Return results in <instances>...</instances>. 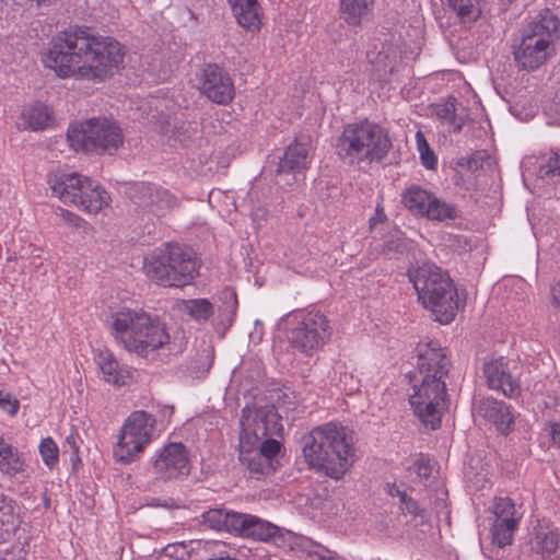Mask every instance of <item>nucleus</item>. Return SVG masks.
Listing matches in <instances>:
<instances>
[{
  "label": "nucleus",
  "mask_w": 560,
  "mask_h": 560,
  "mask_svg": "<svg viewBox=\"0 0 560 560\" xmlns=\"http://www.w3.org/2000/svg\"><path fill=\"white\" fill-rule=\"evenodd\" d=\"M416 142L422 165L428 170H435L438 166V159L421 131H417Z\"/></svg>",
  "instance_id": "f704fd0d"
},
{
  "label": "nucleus",
  "mask_w": 560,
  "mask_h": 560,
  "mask_svg": "<svg viewBox=\"0 0 560 560\" xmlns=\"http://www.w3.org/2000/svg\"><path fill=\"white\" fill-rule=\"evenodd\" d=\"M401 197L405 207L415 215L435 221L453 220L458 217L455 205L438 198L420 186H410Z\"/></svg>",
  "instance_id": "ddd939ff"
},
{
  "label": "nucleus",
  "mask_w": 560,
  "mask_h": 560,
  "mask_svg": "<svg viewBox=\"0 0 560 560\" xmlns=\"http://www.w3.org/2000/svg\"><path fill=\"white\" fill-rule=\"evenodd\" d=\"M240 423V441L244 447L259 445L282 435L281 417L272 405L246 406L242 410Z\"/></svg>",
  "instance_id": "9b49d317"
},
{
  "label": "nucleus",
  "mask_w": 560,
  "mask_h": 560,
  "mask_svg": "<svg viewBox=\"0 0 560 560\" xmlns=\"http://www.w3.org/2000/svg\"><path fill=\"white\" fill-rule=\"evenodd\" d=\"M462 23L477 21L482 12V0H442Z\"/></svg>",
  "instance_id": "2f4dec72"
},
{
  "label": "nucleus",
  "mask_w": 560,
  "mask_h": 560,
  "mask_svg": "<svg viewBox=\"0 0 560 560\" xmlns=\"http://www.w3.org/2000/svg\"><path fill=\"white\" fill-rule=\"evenodd\" d=\"M550 436L552 444L560 447V423L556 422L550 424Z\"/></svg>",
  "instance_id": "49530a36"
},
{
  "label": "nucleus",
  "mask_w": 560,
  "mask_h": 560,
  "mask_svg": "<svg viewBox=\"0 0 560 560\" xmlns=\"http://www.w3.org/2000/svg\"><path fill=\"white\" fill-rule=\"evenodd\" d=\"M19 399L11 393L0 389V411L9 417H14L19 412Z\"/></svg>",
  "instance_id": "4c0bfd02"
},
{
  "label": "nucleus",
  "mask_w": 560,
  "mask_h": 560,
  "mask_svg": "<svg viewBox=\"0 0 560 560\" xmlns=\"http://www.w3.org/2000/svg\"><path fill=\"white\" fill-rule=\"evenodd\" d=\"M417 466H418V475L419 476L424 477V478H428L430 476L431 468L428 464H425L423 462H418Z\"/></svg>",
  "instance_id": "de8ad7c7"
},
{
  "label": "nucleus",
  "mask_w": 560,
  "mask_h": 560,
  "mask_svg": "<svg viewBox=\"0 0 560 560\" xmlns=\"http://www.w3.org/2000/svg\"><path fill=\"white\" fill-rule=\"evenodd\" d=\"M299 546L302 549V551L305 552L308 557H313L314 553L312 551H316L317 547H320V544L315 542L310 538L303 537L300 540Z\"/></svg>",
  "instance_id": "37998d69"
},
{
  "label": "nucleus",
  "mask_w": 560,
  "mask_h": 560,
  "mask_svg": "<svg viewBox=\"0 0 560 560\" xmlns=\"http://www.w3.org/2000/svg\"><path fill=\"white\" fill-rule=\"evenodd\" d=\"M240 512L229 509H209L201 514V524L209 529L228 532L235 535Z\"/></svg>",
  "instance_id": "cd10ccee"
},
{
  "label": "nucleus",
  "mask_w": 560,
  "mask_h": 560,
  "mask_svg": "<svg viewBox=\"0 0 560 560\" xmlns=\"http://www.w3.org/2000/svg\"><path fill=\"white\" fill-rule=\"evenodd\" d=\"M66 446L69 447L72 453H78L79 446L77 445V438L73 434L66 438Z\"/></svg>",
  "instance_id": "09e8293b"
},
{
  "label": "nucleus",
  "mask_w": 560,
  "mask_h": 560,
  "mask_svg": "<svg viewBox=\"0 0 560 560\" xmlns=\"http://www.w3.org/2000/svg\"><path fill=\"white\" fill-rule=\"evenodd\" d=\"M95 362L105 382L115 386H122L129 381L130 373L128 369L121 365L110 351L98 350Z\"/></svg>",
  "instance_id": "a878e982"
},
{
  "label": "nucleus",
  "mask_w": 560,
  "mask_h": 560,
  "mask_svg": "<svg viewBox=\"0 0 560 560\" xmlns=\"http://www.w3.org/2000/svg\"><path fill=\"white\" fill-rule=\"evenodd\" d=\"M456 107L453 101L445 102L443 104H438L434 107V115L441 121L448 124L453 127L454 131H459L463 126L462 118H457L456 116Z\"/></svg>",
  "instance_id": "72a5a7b5"
},
{
  "label": "nucleus",
  "mask_w": 560,
  "mask_h": 560,
  "mask_svg": "<svg viewBox=\"0 0 560 560\" xmlns=\"http://www.w3.org/2000/svg\"><path fill=\"white\" fill-rule=\"evenodd\" d=\"M145 275L163 287H184L195 279L199 265L194 253L178 244L155 250L143 264Z\"/></svg>",
  "instance_id": "0eeeda50"
},
{
  "label": "nucleus",
  "mask_w": 560,
  "mask_h": 560,
  "mask_svg": "<svg viewBox=\"0 0 560 560\" xmlns=\"http://www.w3.org/2000/svg\"><path fill=\"white\" fill-rule=\"evenodd\" d=\"M386 220V214L384 212V208L381 203H377L375 207L374 215L369 220L370 228L373 229L376 224L382 223Z\"/></svg>",
  "instance_id": "c03bdc74"
},
{
  "label": "nucleus",
  "mask_w": 560,
  "mask_h": 560,
  "mask_svg": "<svg viewBox=\"0 0 560 560\" xmlns=\"http://www.w3.org/2000/svg\"><path fill=\"white\" fill-rule=\"evenodd\" d=\"M36 1H37L38 3H40V2H45L46 0H36Z\"/></svg>",
  "instance_id": "4d7b16f0"
},
{
  "label": "nucleus",
  "mask_w": 560,
  "mask_h": 560,
  "mask_svg": "<svg viewBox=\"0 0 560 560\" xmlns=\"http://www.w3.org/2000/svg\"><path fill=\"white\" fill-rule=\"evenodd\" d=\"M189 458L182 443H171L153 460L152 474L160 480H172L189 474Z\"/></svg>",
  "instance_id": "2eb2a0df"
},
{
  "label": "nucleus",
  "mask_w": 560,
  "mask_h": 560,
  "mask_svg": "<svg viewBox=\"0 0 560 560\" xmlns=\"http://www.w3.org/2000/svg\"><path fill=\"white\" fill-rule=\"evenodd\" d=\"M155 418L143 410L133 411L125 421L113 453L117 462L129 464L153 440Z\"/></svg>",
  "instance_id": "9d476101"
},
{
  "label": "nucleus",
  "mask_w": 560,
  "mask_h": 560,
  "mask_svg": "<svg viewBox=\"0 0 560 560\" xmlns=\"http://www.w3.org/2000/svg\"><path fill=\"white\" fill-rule=\"evenodd\" d=\"M390 493L392 495L398 497L401 504H404L410 498L406 491L399 490L398 488L395 489V492L392 491Z\"/></svg>",
  "instance_id": "3c124183"
},
{
  "label": "nucleus",
  "mask_w": 560,
  "mask_h": 560,
  "mask_svg": "<svg viewBox=\"0 0 560 560\" xmlns=\"http://www.w3.org/2000/svg\"><path fill=\"white\" fill-rule=\"evenodd\" d=\"M149 505H151V506H160L161 503L159 502L158 499H152L151 502L149 503Z\"/></svg>",
  "instance_id": "864d4df0"
},
{
  "label": "nucleus",
  "mask_w": 560,
  "mask_h": 560,
  "mask_svg": "<svg viewBox=\"0 0 560 560\" xmlns=\"http://www.w3.org/2000/svg\"><path fill=\"white\" fill-rule=\"evenodd\" d=\"M311 141L307 138L295 140L284 151L279 161L278 174H300L310 164Z\"/></svg>",
  "instance_id": "393cba45"
},
{
  "label": "nucleus",
  "mask_w": 560,
  "mask_h": 560,
  "mask_svg": "<svg viewBox=\"0 0 560 560\" xmlns=\"http://www.w3.org/2000/svg\"><path fill=\"white\" fill-rule=\"evenodd\" d=\"M483 374L491 389L501 392L509 398H516L522 393L518 377L509 361L503 358L485 363Z\"/></svg>",
  "instance_id": "6ab92c4d"
},
{
  "label": "nucleus",
  "mask_w": 560,
  "mask_h": 560,
  "mask_svg": "<svg viewBox=\"0 0 560 560\" xmlns=\"http://www.w3.org/2000/svg\"><path fill=\"white\" fill-rule=\"evenodd\" d=\"M560 557V532L548 523H538L520 545V560H552Z\"/></svg>",
  "instance_id": "4468645a"
},
{
  "label": "nucleus",
  "mask_w": 560,
  "mask_h": 560,
  "mask_svg": "<svg viewBox=\"0 0 560 560\" xmlns=\"http://www.w3.org/2000/svg\"><path fill=\"white\" fill-rule=\"evenodd\" d=\"M290 316H291V314H285V315L281 318V320H283L284 318L290 317Z\"/></svg>",
  "instance_id": "6e6d98bb"
},
{
  "label": "nucleus",
  "mask_w": 560,
  "mask_h": 560,
  "mask_svg": "<svg viewBox=\"0 0 560 560\" xmlns=\"http://www.w3.org/2000/svg\"><path fill=\"white\" fill-rule=\"evenodd\" d=\"M560 30V19L549 9L539 13L523 31L514 50L516 63L525 70L539 68L550 56L552 36Z\"/></svg>",
  "instance_id": "6e6552de"
},
{
  "label": "nucleus",
  "mask_w": 560,
  "mask_h": 560,
  "mask_svg": "<svg viewBox=\"0 0 560 560\" xmlns=\"http://www.w3.org/2000/svg\"><path fill=\"white\" fill-rule=\"evenodd\" d=\"M200 90L217 104H228L234 96V85L230 75L215 65H207L202 70Z\"/></svg>",
  "instance_id": "412c9836"
},
{
  "label": "nucleus",
  "mask_w": 560,
  "mask_h": 560,
  "mask_svg": "<svg viewBox=\"0 0 560 560\" xmlns=\"http://www.w3.org/2000/svg\"><path fill=\"white\" fill-rule=\"evenodd\" d=\"M514 0H506L508 3H512Z\"/></svg>",
  "instance_id": "13d9d810"
},
{
  "label": "nucleus",
  "mask_w": 560,
  "mask_h": 560,
  "mask_svg": "<svg viewBox=\"0 0 560 560\" xmlns=\"http://www.w3.org/2000/svg\"><path fill=\"white\" fill-rule=\"evenodd\" d=\"M89 179L78 173H52L48 176V184L63 203L77 206L80 195L86 194L84 189Z\"/></svg>",
  "instance_id": "4be33fe9"
},
{
  "label": "nucleus",
  "mask_w": 560,
  "mask_h": 560,
  "mask_svg": "<svg viewBox=\"0 0 560 560\" xmlns=\"http://www.w3.org/2000/svg\"><path fill=\"white\" fill-rule=\"evenodd\" d=\"M280 442L277 439H269L259 443L244 447L242 441L238 444L240 462L255 475H268L273 471L272 460L280 452Z\"/></svg>",
  "instance_id": "a211bd4d"
},
{
  "label": "nucleus",
  "mask_w": 560,
  "mask_h": 560,
  "mask_svg": "<svg viewBox=\"0 0 560 560\" xmlns=\"http://www.w3.org/2000/svg\"><path fill=\"white\" fill-rule=\"evenodd\" d=\"M224 294H225L226 296H229V298L232 300V302H233V307L235 308V307H236V304H237V299H236V294H235V292H233V291H231V290H225V291H224Z\"/></svg>",
  "instance_id": "603ef678"
},
{
  "label": "nucleus",
  "mask_w": 560,
  "mask_h": 560,
  "mask_svg": "<svg viewBox=\"0 0 560 560\" xmlns=\"http://www.w3.org/2000/svg\"><path fill=\"white\" fill-rule=\"evenodd\" d=\"M67 139L75 151L115 154L124 143L119 125L106 117H94L68 128Z\"/></svg>",
  "instance_id": "1a4fd4ad"
},
{
  "label": "nucleus",
  "mask_w": 560,
  "mask_h": 560,
  "mask_svg": "<svg viewBox=\"0 0 560 560\" xmlns=\"http://www.w3.org/2000/svg\"><path fill=\"white\" fill-rule=\"evenodd\" d=\"M217 560H236V559L228 556V557L217 558Z\"/></svg>",
  "instance_id": "5fc2aeb1"
},
{
  "label": "nucleus",
  "mask_w": 560,
  "mask_h": 560,
  "mask_svg": "<svg viewBox=\"0 0 560 560\" xmlns=\"http://www.w3.org/2000/svg\"><path fill=\"white\" fill-rule=\"evenodd\" d=\"M538 174L542 178L560 176V154H553L547 163L541 164Z\"/></svg>",
  "instance_id": "58836bf2"
},
{
  "label": "nucleus",
  "mask_w": 560,
  "mask_h": 560,
  "mask_svg": "<svg viewBox=\"0 0 560 560\" xmlns=\"http://www.w3.org/2000/svg\"><path fill=\"white\" fill-rule=\"evenodd\" d=\"M133 202L140 208L161 218L177 207L178 200L167 189L152 184H140L132 196Z\"/></svg>",
  "instance_id": "aec40b11"
},
{
  "label": "nucleus",
  "mask_w": 560,
  "mask_h": 560,
  "mask_svg": "<svg viewBox=\"0 0 560 560\" xmlns=\"http://www.w3.org/2000/svg\"><path fill=\"white\" fill-rule=\"evenodd\" d=\"M401 58L400 40L389 34H385L383 38H374L366 51V59L373 70L384 74L394 72Z\"/></svg>",
  "instance_id": "f3484780"
},
{
  "label": "nucleus",
  "mask_w": 560,
  "mask_h": 560,
  "mask_svg": "<svg viewBox=\"0 0 560 560\" xmlns=\"http://www.w3.org/2000/svg\"><path fill=\"white\" fill-rule=\"evenodd\" d=\"M58 215L69 225L74 226L75 229H80L85 231L89 228L86 221L80 218L78 214L68 211L66 209H60Z\"/></svg>",
  "instance_id": "ea45409f"
},
{
  "label": "nucleus",
  "mask_w": 560,
  "mask_h": 560,
  "mask_svg": "<svg viewBox=\"0 0 560 560\" xmlns=\"http://www.w3.org/2000/svg\"><path fill=\"white\" fill-rule=\"evenodd\" d=\"M408 278L418 301L441 324L451 323L459 308L457 290L448 273L433 262H422L408 269Z\"/></svg>",
  "instance_id": "39448f33"
},
{
  "label": "nucleus",
  "mask_w": 560,
  "mask_h": 560,
  "mask_svg": "<svg viewBox=\"0 0 560 560\" xmlns=\"http://www.w3.org/2000/svg\"><path fill=\"white\" fill-rule=\"evenodd\" d=\"M84 190H86V194L80 195L77 205L81 210L89 213H97L109 205L110 197L107 191L91 178L86 182Z\"/></svg>",
  "instance_id": "c85d7f7f"
},
{
  "label": "nucleus",
  "mask_w": 560,
  "mask_h": 560,
  "mask_svg": "<svg viewBox=\"0 0 560 560\" xmlns=\"http://www.w3.org/2000/svg\"><path fill=\"white\" fill-rule=\"evenodd\" d=\"M374 7V0H340L343 19L349 25L358 26L369 20Z\"/></svg>",
  "instance_id": "c756f323"
},
{
  "label": "nucleus",
  "mask_w": 560,
  "mask_h": 560,
  "mask_svg": "<svg viewBox=\"0 0 560 560\" xmlns=\"http://www.w3.org/2000/svg\"><path fill=\"white\" fill-rule=\"evenodd\" d=\"M450 360L436 341L420 342L417 347V373L413 377L409 405L423 427L436 430L446 410V384Z\"/></svg>",
  "instance_id": "f03ea898"
},
{
  "label": "nucleus",
  "mask_w": 560,
  "mask_h": 560,
  "mask_svg": "<svg viewBox=\"0 0 560 560\" xmlns=\"http://www.w3.org/2000/svg\"><path fill=\"white\" fill-rule=\"evenodd\" d=\"M552 303L555 306L560 307V287L553 285L551 288Z\"/></svg>",
  "instance_id": "8fccbe9b"
},
{
  "label": "nucleus",
  "mask_w": 560,
  "mask_h": 560,
  "mask_svg": "<svg viewBox=\"0 0 560 560\" xmlns=\"http://www.w3.org/2000/svg\"><path fill=\"white\" fill-rule=\"evenodd\" d=\"M232 7L237 23L249 32H256L261 26V12L257 0H228Z\"/></svg>",
  "instance_id": "bb28decb"
},
{
  "label": "nucleus",
  "mask_w": 560,
  "mask_h": 560,
  "mask_svg": "<svg viewBox=\"0 0 560 560\" xmlns=\"http://www.w3.org/2000/svg\"><path fill=\"white\" fill-rule=\"evenodd\" d=\"M314 555L313 557H316L317 560H337V553L335 551H331L330 549L326 548L325 546L320 545V547H317L316 551H312Z\"/></svg>",
  "instance_id": "79ce46f5"
},
{
  "label": "nucleus",
  "mask_w": 560,
  "mask_h": 560,
  "mask_svg": "<svg viewBox=\"0 0 560 560\" xmlns=\"http://www.w3.org/2000/svg\"><path fill=\"white\" fill-rule=\"evenodd\" d=\"M294 324L288 332L289 343L305 354L323 348L330 339L332 330L328 318L318 311L292 315Z\"/></svg>",
  "instance_id": "f8f14e48"
},
{
  "label": "nucleus",
  "mask_w": 560,
  "mask_h": 560,
  "mask_svg": "<svg viewBox=\"0 0 560 560\" xmlns=\"http://www.w3.org/2000/svg\"><path fill=\"white\" fill-rule=\"evenodd\" d=\"M178 308L196 322H206L213 315V305L207 299L183 300Z\"/></svg>",
  "instance_id": "473e14b6"
},
{
  "label": "nucleus",
  "mask_w": 560,
  "mask_h": 560,
  "mask_svg": "<svg viewBox=\"0 0 560 560\" xmlns=\"http://www.w3.org/2000/svg\"><path fill=\"white\" fill-rule=\"evenodd\" d=\"M124 57L122 46L113 37L77 27L60 32L52 38L44 63L59 78L100 83L113 75Z\"/></svg>",
  "instance_id": "f257e3e1"
},
{
  "label": "nucleus",
  "mask_w": 560,
  "mask_h": 560,
  "mask_svg": "<svg viewBox=\"0 0 560 560\" xmlns=\"http://www.w3.org/2000/svg\"><path fill=\"white\" fill-rule=\"evenodd\" d=\"M478 416L492 423L503 434L512 430L514 417L511 406L494 398L481 399L475 408Z\"/></svg>",
  "instance_id": "b1692460"
},
{
  "label": "nucleus",
  "mask_w": 560,
  "mask_h": 560,
  "mask_svg": "<svg viewBox=\"0 0 560 560\" xmlns=\"http://www.w3.org/2000/svg\"><path fill=\"white\" fill-rule=\"evenodd\" d=\"M401 510L412 515H419L421 511L418 502L412 498H409L404 504H401Z\"/></svg>",
  "instance_id": "a18cd8bd"
},
{
  "label": "nucleus",
  "mask_w": 560,
  "mask_h": 560,
  "mask_svg": "<svg viewBox=\"0 0 560 560\" xmlns=\"http://www.w3.org/2000/svg\"><path fill=\"white\" fill-rule=\"evenodd\" d=\"M492 513L494 515L491 528L492 545L498 548H504L512 542L520 515L514 502L510 498L497 499L492 506Z\"/></svg>",
  "instance_id": "dca6fc26"
},
{
  "label": "nucleus",
  "mask_w": 560,
  "mask_h": 560,
  "mask_svg": "<svg viewBox=\"0 0 560 560\" xmlns=\"http://www.w3.org/2000/svg\"><path fill=\"white\" fill-rule=\"evenodd\" d=\"M390 148L392 141L386 130L364 120L343 128L336 151L343 163L360 166L382 161Z\"/></svg>",
  "instance_id": "423d86ee"
},
{
  "label": "nucleus",
  "mask_w": 560,
  "mask_h": 560,
  "mask_svg": "<svg viewBox=\"0 0 560 560\" xmlns=\"http://www.w3.org/2000/svg\"><path fill=\"white\" fill-rule=\"evenodd\" d=\"M24 460L20 452L13 453L12 456L4 455L0 459V471L8 475H15L24 470Z\"/></svg>",
  "instance_id": "e433bc0d"
},
{
  "label": "nucleus",
  "mask_w": 560,
  "mask_h": 560,
  "mask_svg": "<svg viewBox=\"0 0 560 560\" xmlns=\"http://www.w3.org/2000/svg\"><path fill=\"white\" fill-rule=\"evenodd\" d=\"M39 453L44 464L52 469L59 462V447L51 438H45L39 444Z\"/></svg>",
  "instance_id": "c9c22d12"
},
{
  "label": "nucleus",
  "mask_w": 560,
  "mask_h": 560,
  "mask_svg": "<svg viewBox=\"0 0 560 560\" xmlns=\"http://www.w3.org/2000/svg\"><path fill=\"white\" fill-rule=\"evenodd\" d=\"M235 535L258 541H277L283 537L281 528L256 515L240 513Z\"/></svg>",
  "instance_id": "5701e85b"
},
{
  "label": "nucleus",
  "mask_w": 560,
  "mask_h": 560,
  "mask_svg": "<svg viewBox=\"0 0 560 560\" xmlns=\"http://www.w3.org/2000/svg\"><path fill=\"white\" fill-rule=\"evenodd\" d=\"M112 334L124 349L148 359L171 343L166 325L143 311L122 308L112 316Z\"/></svg>",
  "instance_id": "20e7f679"
},
{
  "label": "nucleus",
  "mask_w": 560,
  "mask_h": 560,
  "mask_svg": "<svg viewBox=\"0 0 560 560\" xmlns=\"http://www.w3.org/2000/svg\"><path fill=\"white\" fill-rule=\"evenodd\" d=\"M404 248H405L404 241L399 237H396V238H392V240L385 242V244L383 245L382 252L384 254H389L393 252L398 253V252H401Z\"/></svg>",
  "instance_id": "a19ab883"
},
{
  "label": "nucleus",
  "mask_w": 560,
  "mask_h": 560,
  "mask_svg": "<svg viewBox=\"0 0 560 560\" xmlns=\"http://www.w3.org/2000/svg\"><path fill=\"white\" fill-rule=\"evenodd\" d=\"M302 454L308 467L334 480H340L355 462L350 429L337 421L314 427L302 438Z\"/></svg>",
  "instance_id": "7ed1b4c3"
},
{
  "label": "nucleus",
  "mask_w": 560,
  "mask_h": 560,
  "mask_svg": "<svg viewBox=\"0 0 560 560\" xmlns=\"http://www.w3.org/2000/svg\"><path fill=\"white\" fill-rule=\"evenodd\" d=\"M22 119L25 128L37 131L47 128L52 117L50 109L46 105L35 103L24 107Z\"/></svg>",
  "instance_id": "7c9ffc66"
}]
</instances>
